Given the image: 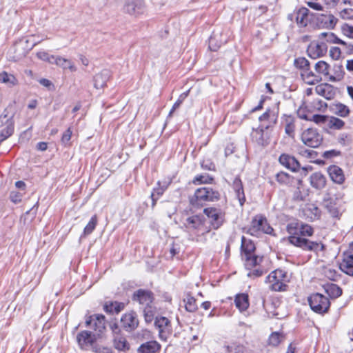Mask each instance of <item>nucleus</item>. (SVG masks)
I'll use <instances>...</instances> for the list:
<instances>
[{"label": "nucleus", "mask_w": 353, "mask_h": 353, "mask_svg": "<svg viewBox=\"0 0 353 353\" xmlns=\"http://www.w3.org/2000/svg\"><path fill=\"white\" fill-rule=\"evenodd\" d=\"M289 281L287 272L281 269L272 271L265 280V282L269 284V288L275 292L285 291Z\"/></svg>", "instance_id": "nucleus-3"}, {"label": "nucleus", "mask_w": 353, "mask_h": 353, "mask_svg": "<svg viewBox=\"0 0 353 353\" xmlns=\"http://www.w3.org/2000/svg\"><path fill=\"white\" fill-rule=\"evenodd\" d=\"M101 334L99 332H79L77 336V340L81 349H92L96 352H100V349L97 347V341L101 339Z\"/></svg>", "instance_id": "nucleus-6"}, {"label": "nucleus", "mask_w": 353, "mask_h": 353, "mask_svg": "<svg viewBox=\"0 0 353 353\" xmlns=\"http://www.w3.org/2000/svg\"><path fill=\"white\" fill-rule=\"evenodd\" d=\"M184 301L185 303V309L187 311L193 312L196 310L197 306L196 304V300L194 297L188 296Z\"/></svg>", "instance_id": "nucleus-45"}, {"label": "nucleus", "mask_w": 353, "mask_h": 353, "mask_svg": "<svg viewBox=\"0 0 353 353\" xmlns=\"http://www.w3.org/2000/svg\"><path fill=\"white\" fill-rule=\"evenodd\" d=\"M114 344L115 348L119 350H125L129 348L126 340L121 336L115 338L114 340Z\"/></svg>", "instance_id": "nucleus-46"}, {"label": "nucleus", "mask_w": 353, "mask_h": 353, "mask_svg": "<svg viewBox=\"0 0 353 353\" xmlns=\"http://www.w3.org/2000/svg\"><path fill=\"white\" fill-rule=\"evenodd\" d=\"M337 69L339 70V72L336 74V76H330L329 78L330 81H340L341 79H342L343 78L344 73L342 70V66L341 65L337 66Z\"/></svg>", "instance_id": "nucleus-58"}, {"label": "nucleus", "mask_w": 353, "mask_h": 353, "mask_svg": "<svg viewBox=\"0 0 353 353\" xmlns=\"http://www.w3.org/2000/svg\"><path fill=\"white\" fill-rule=\"evenodd\" d=\"M329 53L332 59L338 60L341 57V50L338 47H331Z\"/></svg>", "instance_id": "nucleus-52"}, {"label": "nucleus", "mask_w": 353, "mask_h": 353, "mask_svg": "<svg viewBox=\"0 0 353 353\" xmlns=\"http://www.w3.org/2000/svg\"><path fill=\"white\" fill-rule=\"evenodd\" d=\"M343 46V50L347 54H353V43H347L344 41H340V43Z\"/></svg>", "instance_id": "nucleus-53"}, {"label": "nucleus", "mask_w": 353, "mask_h": 353, "mask_svg": "<svg viewBox=\"0 0 353 353\" xmlns=\"http://www.w3.org/2000/svg\"><path fill=\"white\" fill-rule=\"evenodd\" d=\"M245 261V265L248 269L256 266L259 263V258L254 254L242 256Z\"/></svg>", "instance_id": "nucleus-39"}, {"label": "nucleus", "mask_w": 353, "mask_h": 353, "mask_svg": "<svg viewBox=\"0 0 353 353\" xmlns=\"http://www.w3.org/2000/svg\"><path fill=\"white\" fill-rule=\"evenodd\" d=\"M203 213L210 219V223L214 229L219 228L224 221V213L221 209L216 208H207L203 210Z\"/></svg>", "instance_id": "nucleus-11"}, {"label": "nucleus", "mask_w": 353, "mask_h": 353, "mask_svg": "<svg viewBox=\"0 0 353 353\" xmlns=\"http://www.w3.org/2000/svg\"><path fill=\"white\" fill-rule=\"evenodd\" d=\"M259 119L261 122L259 127L262 128V129L268 130L276 124L277 116L274 111L267 110L259 117Z\"/></svg>", "instance_id": "nucleus-18"}, {"label": "nucleus", "mask_w": 353, "mask_h": 353, "mask_svg": "<svg viewBox=\"0 0 353 353\" xmlns=\"http://www.w3.org/2000/svg\"><path fill=\"white\" fill-rule=\"evenodd\" d=\"M276 181L281 184H285L288 182L290 176L283 172H279L276 175Z\"/></svg>", "instance_id": "nucleus-51"}, {"label": "nucleus", "mask_w": 353, "mask_h": 353, "mask_svg": "<svg viewBox=\"0 0 353 353\" xmlns=\"http://www.w3.org/2000/svg\"><path fill=\"white\" fill-rule=\"evenodd\" d=\"M327 172L331 180L337 184H342L345 181V175L343 170L337 165H330L327 168Z\"/></svg>", "instance_id": "nucleus-23"}, {"label": "nucleus", "mask_w": 353, "mask_h": 353, "mask_svg": "<svg viewBox=\"0 0 353 353\" xmlns=\"http://www.w3.org/2000/svg\"><path fill=\"white\" fill-rule=\"evenodd\" d=\"M330 109L334 114L341 117H347L350 112L349 108L341 103H333L331 105Z\"/></svg>", "instance_id": "nucleus-32"}, {"label": "nucleus", "mask_w": 353, "mask_h": 353, "mask_svg": "<svg viewBox=\"0 0 353 353\" xmlns=\"http://www.w3.org/2000/svg\"><path fill=\"white\" fill-rule=\"evenodd\" d=\"M279 163L287 169L292 172H298L300 170L301 165L299 162L294 157L288 154H282L279 158Z\"/></svg>", "instance_id": "nucleus-17"}, {"label": "nucleus", "mask_w": 353, "mask_h": 353, "mask_svg": "<svg viewBox=\"0 0 353 353\" xmlns=\"http://www.w3.org/2000/svg\"><path fill=\"white\" fill-rule=\"evenodd\" d=\"M307 4L310 8H311L315 10H323V6L319 3L308 1V2H307Z\"/></svg>", "instance_id": "nucleus-64"}, {"label": "nucleus", "mask_w": 353, "mask_h": 353, "mask_svg": "<svg viewBox=\"0 0 353 353\" xmlns=\"http://www.w3.org/2000/svg\"><path fill=\"white\" fill-rule=\"evenodd\" d=\"M319 39L323 42H327L330 43H340V39L334 33L330 32H321L319 35Z\"/></svg>", "instance_id": "nucleus-36"}, {"label": "nucleus", "mask_w": 353, "mask_h": 353, "mask_svg": "<svg viewBox=\"0 0 353 353\" xmlns=\"http://www.w3.org/2000/svg\"><path fill=\"white\" fill-rule=\"evenodd\" d=\"M232 186L234 192L243 189L242 182L239 178H236L234 180Z\"/></svg>", "instance_id": "nucleus-63"}, {"label": "nucleus", "mask_w": 353, "mask_h": 353, "mask_svg": "<svg viewBox=\"0 0 353 353\" xmlns=\"http://www.w3.org/2000/svg\"><path fill=\"white\" fill-rule=\"evenodd\" d=\"M325 292L332 299L339 297L342 294V290L337 285L331 283L325 287Z\"/></svg>", "instance_id": "nucleus-35"}, {"label": "nucleus", "mask_w": 353, "mask_h": 353, "mask_svg": "<svg viewBox=\"0 0 353 353\" xmlns=\"http://www.w3.org/2000/svg\"><path fill=\"white\" fill-rule=\"evenodd\" d=\"M97 215H94L90 219V221L87 224V225L85 227L83 230V236H87L90 234L93 230L95 229L96 225L97 224Z\"/></svg>", "instance_id": "nucleus-40"}, {"label": "nucleus", "mask_w": 353, "mask_h": 353, "mask_svg": "<svg viewBox=\"0 0 353 353\" xmlns=\"http://www.w3.org/2000/svg\"><path fill=\"white\" fill-rule=\"evenodd\" d=\"M344 125L345 122L337 117H332L329 120L328 126L331 129L341 130Z\"/></svg>", "instance_id": "nucleus-41"}, {"label": "nucleus", "mask_w": 353, "mask_h": 353, "mask_svg": "<svg viewBox=\"0 0 353 353\" xmlns=\"http://www.w3.org/2000/svg\"><path fill=\"white\" fill-rule=\"evenodd\" d=\"M283 339L282 332H272L268 339V344L272 346H277Z\"/></svg>", "instance_id": "nucleus-42"}, {"label": "nucleus", "mask_w": 353, "mask_h": 353, "mask_svg": "<svg viewBox=\"0 0 353 353\" xmlns=\"http://www.w3.org/2000/svg\"><path fill=\"white\" fill-rule=\"evenodd\" d=\"M318 23L325 28L333 29L338 19L332 14H323L317 18Z\"/></svg>", "instance_id": "nucleus-26"}, {"label": "nucleus", "mask_w": 353, "mask_h": 353, "mask_svg": "<svg viewBox=\"0 0 353 353\" xmlns=\"http://www.w3.org/2000/svg\"><path fill=\"white\" fill-rule=\"evenodd\" d=\"M124 12L134 17H138L144 12L145 5L143 0H126Z\"/></svg>", "instance_id": "nucleus-13"}, {"label": "nucleus", "mask_w": 353, "mask_h": 353, "mask_svg": "<svg viewBox=\"0 0 353 353\" xmlns=\"http://www.w3.org/2000/svg\"><path fill=\"white\" fill-rule=\"evenodd\" d=\"M265 129L259 127L252 131L251 134L252 139L254 142L261 146H266L270 143V137L268 134L264 133Z\"/></svg>", "instance_id": "nucleus-20"}, {"label": "nucleus", "mask_w": 353, "mask_h": 353, "mask_svg": "<svg viewBox=\"0 0 353 353\" xmlns=\"http://www.w3.org/2000/svg\"><path fill=\"white\" fill-rule=\"evenodd\" d=\"M303 80L307 84H314L321 81V77L310 70V67L301 72Z\"/></svg>", "instance_id": "nucleus-28"}, {"label": "nucleus", "mask_w": 353, "mask_h": 353, "mask_svg": "<svg viewBox=\"0 0 353 353\" xmlns=\"http://www.w3.org/2000/svg\"><path fill=\"white\" fill-rule=\"evenodd\" d=\"M341 30L344 36L353 39V26L344 23L341 26Z\"/></svg>", "instance_id": "nucleus-48"}, {"label": "nucleus", "mask_w": 353, "mask_h": 353, "mask_svg": "<svg viewBox=\"0 0 353 353\" xmlns=\"http://www.w3.org/2000/svg\"><path fill=\"white\" fill-rule=\"evenodd\" d=\"M330 65L324 61H319L315 64L316 73L320 77L321 75L327 76L329 74Z\"/></svg>", "instance_id": "nucleus-37"}, {"label": "nucleus", "mask_w": 353, "mask_h": 353, "mask_svg": "<svg viewBox=\"0 0 353 353\" xmlns=\"http://www.w3.org/2000/svg\"><path fill=\"white\" fill-rule=\"evenodd\" d=\"M144 316L146 322H151L153 319V312L151 307L143 309Z\"/></svg>", "instance_id": "nucleus-60"}, {"label": "nucleus", "mask_w": 353, "mask_h": 353, "mask_svg": "<svg viewBox=\"0 0 353 353\" xmlns=\"http://www.w3.org/2000/svg\"><path fill=\"white\" fill-rule=\"evenodd\" d=\"M183 99H181L180 97H179L178 99L176 100V101L174 103L172 109L170 110V112H169V114L168 116L169 117H171L173 114V112L180 107L181 104L183 102Z\"/></svg>", "instance_id": "nucleus-62"}, {"label": "nucleus", "mask_w": 353, "mask_h": 353, "mask_svg": "<svg viewBox=\"0 0 353 353\" xmlns=\"http://www.w3.org/2000/svg\"><path fill=\"white\" fill-rule=\"evenodd\" d=\"M234 192H235L236 198L238 199V200L239 201L240 205L243 206L245 201V196L243 189H241L239 191H235Z\"/></svg>", "instance_id": "nucleus-59"}, {"label": "nucleus", "mask_w": 353, "mask_h": 353, "mask_svg": "<svg viewBox=\"0 0 353 353\" xmlns=\"http://www.w3.org/2000/svg\"><path fill=\"white\" fill-rule=\"evenodd\" d=\"M323 205L330 216L334 218H339L343 212L341 201L336 196L326 194L323 199Z\"/></svg>", "instance_id": "nucleus-9"}, {"label": "nucleus", "mask_w": 353, "mask_h": 353, "mask_svg": "<svg viewBox=\"0 0 353 353\" xmlns=\"http://www.w3.org/2000/svg\"><path fill=\"white\" fill-rule=\"evenodd\" d=\"M49 61L56 64L63 70L68 69L71 72H75L77 70L76 66L71 60L63 58L62 57H55L52 55L50 57Z\"/></svg>", "instance_id": "nucleus-22"}, {"label": "nucleus", "mask_w": 353, "mask_h": 353, "mask_svg": "<svg viewBox=\"0 0 353 353\" xmlns=\"http://www.w3.org/2000/svg\"><path fill=\"white\" fill-rule=\"evenodd\" d=\"M121 323L125 328L134 330L137 327L139 321L136 314L134 312H130L123 314L121 319Z\"/></svg>", "instance_id": "nucleus-24"}, {"label": "nucleus", "mask_w": 353, "mask_h": 353, "mask_svg": "<svg viewBox=\"0 0 353 353\" xmlns=\"http://www.w3.org/2000/svg\"><path fill=\"white\" fill-rule=\"evenodd\" d=\"M160 349V345L154 341L143 343L138 349L139 353H155Z\"/></svg>", "instance_id": "nucleus-29"}, {"label": "nucleus", "mask_w": 353, "mask_h": 353, "mask_svg": "<svg viewBox=\"0 0 353 353\" xmlns=\"http://www.w3.org/2000/svg\"><path fill=\"white\" fill-rule=\"evenodd\" d=\"M241 249L242 256L252 254L255 250V245L252 241L242 236Z\"/></svg>", "instance_id": "nucleus-33"}, {"label": "nucleus", "mask_w": 353, "mask_h": 353, "mask_svg": "<svg viewBox=\"0 0 353 353\" xmlns=\"http://www.w3.org/2000/svg\"><path fill=\"white\" fill-rule=\"evenodd\" d=\"M273 231L274 230L268 223L267 219L261 214H257L252 218L246 232L252 236L259 237L263 233L272 234Z\"/></svg>", "instance_id": "nucleus-4"}, {"label": "nucleus", "mask_w": 353, "mask_h": 353, "mask_svg": "<svg viewBox=\"0 0 353 353\" xmlns=\"http://www.w3.org/2000/svg\"><path fill=\"white\" fill-rule=\"evenodd\" d=\"M111 77V72L109 70H102L99 73L96 74L94 77V86L96 89L103 88L107 81Z\"/></svg>", "instance_id": "nucleus-21"}, {"label": "nucleus", "mask_w": 353, "mask_h": 353, "mask_svg": "<svg viewBox=\"0 0 353 353\" xmlns=\"http://www.w3.org/2000/svg\"><path fill=\"white\" fill-rule=\"evenodd\" d=\"M170 321L168 319L164 316H157L154 321V325L159 331H164V330H169Z\"/></svg>", "instance_id": "nucleus-38"}, {"label": "nucleus", "mask_w": 353, "mask_h": 353, "mask_svg": "<svg viewBox=\"0 0 353 353\" xmlns=\"http://www.w3.org/2000/svg\"><path fill=\"white\" fill-rule=\"evenodd\" d=\"M212 181V178L210 177L208 175H197L195 176L192 183L194 184H201V183H208Z\"/></svg>", "instance_id": "nucleus-49"}, {"label": "nucleus", "mask_w": 353, "mask_h": 353, "mask_svg": "<svg viewBox=\"0 0 353 353\" xmlns=\"http://www.w3.org/2000/svg\"><path fill=\"white\" fill-rule=\"evenodd\" d=\"M301 140L305 145L310 148H317L322 142V137L316 130L308 128L302 133Z\"/></svg>", "instance_id": "nucleus-10"}, {"label": "nucleus", "mask_w": 353, "mask_h": 353, "mask_svg": "<svg viewBox=\"0 0 353 353\" xmlns=\"http://www.w3.org/2000/svg\"><path fill=\"white\" fill-rule=\"evenodd\" d=\"M85 324L87 327L94 331H103L108 329L114 330L117 328L114 322H108L103 314H94L86 318Z\"/></svg>", "instance_id": "nucleus-5"}, {"label": "nucleus", "mask_w": 353, "mask_h": 353, "mask_svg": "<svg viewBox=\"0 0 353 353\" xmlns=\"http://www.w3.org/2000/svg\"><path fill=\"white\" fill-rule=\"evenodd\" d=\"M339 267L345 274L353 276V254L344 252L343 261Z\"/></svg>", "instance_id": "nucleus-25"}, {"label": "nucleus", "mask_w": 353, "mask_h": 353, "mask_svg": "<svg viewBox=\"0 0 353 353\" xmlns=\"http://www.w3.org/2000/svg\"><path fill=\"white\" fill-rule=\"evenodd\" d=\"M315 92L317 94L325 99L331 100L334 98L336 92V88L328 83H321L316 86Z\"/></svg>", "instance_id": "nucleus-19"}, {"label": "nucleus", "mask_w": 353, "mask_h": 353, "mask_svg": "<svg viewBox=\"0 0 353 353\" xmlns=\"http://www.w3.org/2000/svg\"><path fill=\"white\" fill-rule=\"evenodd\" d=\"M72 134V132L70 128H68L62 135V137H61L62 143L65 145L68 144L71 139Z\"/></svg>", "instance_id": "nucleus-56"}, {"label": "nucleus", "mask_w": 353, "mask_h": 353, "mask_svg": "<svg viewBox=\"0 0 353 353\" xmlns=\"http://www.w3.org/2000/svg\"><path fill=\"white\" fill-rule=\"evenodd\" d=\"M220 194L219 192L209 187H203L196 190L194 194L190 199L192 206L199 207L205 202H212L219 200Z\"/></svg>", "instance_id": "nucleus-2"}, {"label": "nucleus", "mask_w": 353, "mask_h": 353, "mask_svg": "<svg viewBox=\"0 0 353 353\" xmlns=\"http://www.w3.org/2000/svg\"><path fill=\"white\" fill-rule=\"evenodd\" d=\"M157 187L154 188L153 192L151 194V199L152 201V206L154 207L156 205L157 201L159 198L163 194L165 190L167 189L168 186V183L167 182H163L161 184V181H158Z\"/></svg>", "instance_id": "nucleus-30"}, {"label": "nucleus", "mask_w": 353, "mask_h": 353, "mask_svg": "<svg viewBox=\"0 0 353 353\" xmlns=\"http://www.w3.org/2000/svg\"><path fill=\"white\" fill-rule=\"evenodd\" d=\"M125 304L117 301L106 302L103 305V310L110 314H118L124 309Z\"/></svg>", "instance_id": "nucleus-31"}, {"label": "nucleus", "mask_w": 353, "mask_h": 353, "mask_svg": "<svg viewBox=\"0 0 353 353\" xmlns=\"http://www.w3.org/2000/svg\"><path fill=\"white\" fill-rule=\"evenodd\" d=\"M15 77L6 72L0 73V83H7L8 85H14L15 83Z\"/></svg>", "instance_id": "nucleus-43"}, {"label": "nucleus", "mask_w": 353, "mask_h": 353, "mask_svg": "<svg viewBox=\"0 0 353 353\" xmlns=\"http://www.w3.org/2000/svg\"><path fill=\"white\" fill-rule=\"evenodd\" d=\"M308 302L311 309L319 314L327 312L330 305L328 298L319 293L310 295Z\"/></svg>", "instance_id": "nucleus-8"}, {"label": "nucleus", "mask_w": 353, "mask_h": 353, "mask_svg": "<svg viewBox=\"0 0 353 353\" xmlns=\"http://www.w3.org/2000/svg\"><path fill=\"white\" fill-rule=\"evenodd\" d=\"M294 123L292 119L289 118L286 120V124L285 126V133L290 137H294Z\"/></svg>", "instance_id": "nucleus-47"}, {"label": "nucleus", "mask_w": 353, "mask_h": 353, "mask_svg": "<svg viewBox=\"0 0 353 353\" xmlns=\"http://www.w3.org/2000/svg\"><path fill=\"white\" fill-rule=\"evenodd\" d=\"M311 185L317 189H323L326 184V179L321 172H315L310 176Z\"/></svg>", "instance_id": "nucleus-27"}, {"label": "nucleus", "mask_w": 353, "mask_h": 353, "mask_svg": "<svg viewBox=\"0 0 353 353\" xmlns=\"http://www.w3.org/2000/svg\"><path fill=\"white\" fill-rule=\"evenodd\" d=\"M341 154L340 151L336 150H327L323 152V157L326 159L332 158L334 157L339 156Z\"/></svg>", "instance_id": "nucleus-61"}, {"label": "nucleus", "mask_w": 353, "mask_h": 353, "mask_svg": "<svg viewBox=\"0 0 353 353\" xmlns=\"http://www.w3.org/2000/svg\"><path fill=\"white\" fill-rule=\"evenodd\" d=\"M309 13L310 10L307 8L302 7L295 10L293 14H289L288 19L292 20L294 17L298 26L305 28L310 22Z\"/></svg>", "instance_id": "nucleus-14"}, {"label": "nucleus", "mask_w": 353, "mask_h": 353, "mask_svg": "<svg viewBox=\"0 0 353 353\" xmlns=\"http://www.w3.org/2000/svg\"><path fill=\"white\" fill-rule=\"evenodd\" d=\"M299 154L307 158H314L316 155V152L313 150L306 148H301L299 150Z\"/></svg>", "instance_id": "nucleus-54"}, {"label": "nucleus", "mask_w": 353, "mask_h": 353, "mask_svg": "<svg viewBox=\"0 0 353 353\" xmlns=\"http://www.w3.org/2000/svg\"><path fill=\"white\" fill-rule=\"evenodd\" d=\"M286 230L289 236L281 239L283 243L292 245L304 251H316L319 249V243L306 239L314 233L310 225L301 221H293L287 225Z\"/></svg>", "instance_id": "nucleus-1"}, {"label": "nucleus", "mask_w": 353, "mask_h": 353, "mask_svg": "<svg viewBox=\"0 0 353 353\" xmlns=\"http://www.w3.org/2000/svg\"><path fill=\"white\" fill-rule=\"evenodd\" d=\"M3 125H6V127L0 132V137H1L0 142L8 139L14 132V122L12 118L8 117L6 114L0 117V127Z\"/></svg>", "instance_id": "nucleus-16"}, {"label": "nucleus", "mask_w": 353, "mask_h": 353, "mask_svg": "<svg viewBox=\"0 0 353 353\" xmlns=\"http://www.w3.org/2000/svg\"><path fill=\"white\" fill-rule=\"evenodd\" d=\"M341 17L344 19H353V9L346 8L341 12Z\"/></svg>", "instance_id": "nucleus-57"}, {"label": "nucleus", "mask_w": 353, "mask_h": 353, "mask_svg": "<svg viewBox=\"0 0 353 353\" xmlns=\"http://www.w3.org/2000/svg\"><path fill=\"white\" fill-rule=\"evenodd\" d=\"M327 50L325 42L312 41L307 47V52L309 57L312 59H316L325 54Z\"/></svg>", "instance_id": "nucleus-15"}, {"label": "nucleus", "mask_w": 353, "mask_h": 353, "mask_svg": "<svg viewBox=\"0 0 353 353\" xmlns=\"http://www.w3.org/2000/svg\"><path fill=\"white\" fill-rule=\"evenodd\" d=\"M235 305L241 312L245 311L249 307L248 295L245 294H241L236 296Z\"/></svg>", "instance_id": "nucleus-34"}, {"label": "nucleus", "mask_w": 353, "mask_h": 353, "mask_svg": "<svg viewBox=\"0 0 353 353\" xmlns=\"http://www.w3.org/2000/svg\"><path fill=\"white\" fill-rule=\"evenodd\" d=\"M294 65L302 72L310 67V62L304 57H299L294 60Z\"/></svg>", "instance_id": "nucleus-44"}, {"label": "nucleus", "mask_w": 353, "mask_h": 353, "mask_svg": "<svg viewBox=\"0 0 353 353\" xmlns=\"http://www.w3.org/2000/svg\"><path fill=\"white\" fill-rule=\"evenodd\" d=\"M153 299L152 292L143 289L135 291L132 296V300L142 305L143 309L151 307Z\"/></svg>", "instance_id": "nucleus-12"}, {"label": "nucleus", "mask_w": 353, "mask_h": 353, "mask_svg": "<svg viewBox=\"0 0 353 353\" xmlns=\"http://www.w3.org/2000/svg\"><path fill=\"white\" fill-rule=\"evenodd\" d=\"M22 194L17 191H12L10 194V199L14 203H19L21 201Z\"/></svg>", "instance_id": "nucleus-55"}, {"label": "nucleus", "mask_w": 353, "mask_h": 353, "mask_svg": "<svg viewBox=\"0 0 353 353\" xmlns=\"http://www.w3.org/2000/svg\"><path fill=\"white\" fill-rule=\"evenodd\" d=\"M183 228L194 235L203 234L205 231V218L201 214H196L187 217L183 223Z\"/></svg>", "instance_id": "nucleus-7"}, {"label": "nucleus", "mask_w": 353, "mask_h": 353, "mask_svg": "<svg viewBox=\"0 0 353 353\" xmlns=\"http://www.w3.org/2000/svg\"><path fill=\"white\" fill-rule=\"evenodd\" d=\"M327 119L326 116L321 114H314L310 119H306L307 121H313L317 124L323 123Z\"/></svg>", "instance_id": "nucleus-50"}]
</instances>
